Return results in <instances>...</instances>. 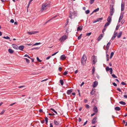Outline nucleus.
Returning a JSON list of instances; mask_svg holds the SVG:
<instances>
[{
	"mask_svg": "<svg viewBox=\"0 0 127 127\" xmlns=\"http://www.w3.org/2000/svg\"><path fill=\"white\" fill-rule=\"evenodd\" d=\"M49 5L47 3H43L41 9L40 10L41 12H42L44 10H46L47 9V7H48Z\"/></svg>",
	"mask_w": 127,
	"mask_h": 127,
	"instance_id": "f257e3e1",
	"label": "nucleus"
},
{
	"mask_svg": "<svg viewBox=\"0 0 127 127\" xmlns=\"http://www.w3.org/2000/svg\"><path fill=\"white\" fill-rule=\"evenodd\" d=\"M87 59L86 55H84L81 59V63L82 65H84L86 63Z\"/></svg>",
	"mask_w": 127,
	"mask_h": 127,
	"instance_id": "f03ea898",
	"label": "nucleus"
},
{
	"mask_svg": "<svg viewBox=\"0 0 127 127\" xmlns=\"http://www.w3.org/2000/svg\"><path fill=\"white\" fill-rule=\"evenodd\" d=\"M68 38V36L67 35H64L63 36L59 39V40L61 42H63L65 40Z\"/></svg>",
	"mask_w": 127,
	"mask_h": 127,
	"instance_id": "7ed1b4c3",
	"label": "nucleus"
},
{
	"mask_svg": "<svg viewBox=\"0 0 127 127\" xmlns=\"http://www.w3.org/2000/svg\"><path fill=\"white\" fill-rule=\"evenodd\" d=\"M105 69L106 71H110V74H112L113 72V69L112 68H109V67L107 66L105 68Z\"/></svg>",
	"mask_w": 127,
	"mask_h": 127,
	"instance_id": "20e7f679",
	"label": "nucleus"
},
{
	"mask_svg": "<svg viewBox=\"0 0 127 127\" xmlns=\"http://www.w3.org/2000/svg\"><path fill=\"white\" fill-rule=\"evenodd\" d=\"M114 9L113 8V6L110 9V16H112L113 15L114 13Z\"/></svg>",
	"mask_w": 127,
	"mask_h": 127,
	"instance_id": "39448f33",
	"label": "nucleus"
},
{
	"mask_svg": "<svg viewBox=\"0 0 127 127\" xmlns=\"http://www.w3.org/2000/svg\"><path fill=\"white\" fill-rule=\"evenodd\" d=\"M92 59H93V64H95L97 62V59L96 58V57L95 56H93L92 57Z\"/></svg>",
	"mask_w": 127,
	"mask_h": 127,
	"instance_id": "423d86ee",
	"label": "nucleus"
},
{
	"mask_svg": "<svg viewBox=\"0 0 127 127\" xmlns=\"http://www.w3.org/2000/svg\"><path fill=\"white\" fill-rule=\"evenodd\" d=\"M97 118L96 117H95L93 119L92 121V123L93 124H95L96 122V120Z\"/></svg>",
	"mask_w": 127,
	"mask_h": 127,
	"instance_id": "0eeeda50",
	"label": "nucleus"
},
{
	"mask_svg": "<svg viewBox=\"0 0 127 127\" xmlns=\"http://www.w3.org/2000/svg\"><path fill=\"white\" fill-rule=\"evenodd\" d=\"M98 84V82L97 81H95L93 85V87L94 88H95L97 86Z\"/></svg>",
	"mask_w": 127,
	"mask_h": 127,
	"instance_id": "6e6552de",
	"label": "nucleus"
},
{
	"mask_svg": "<svg viewBox=\"0 0 127 127\" xmlns=\"http://www.w3.org/2000/svg\"><path fill=\"white\" fill-rule=\"evenodd\" d=\"M37 31H32V32H27V33L28 34H34L35 33H36L37 32Z\"/></svg>",
	"mask_w": 127,
	"mask_h": 127,
	"instance_id": "1a4fd4ad",
	"label": "nucleus"
},
{
	"mask_svg": "<svg viewBox=\"0 0 127 127\" xmlns=\"http://www.w3.org/2000/svg\"><path fill=\"white\" fill-rule=\"evenodd\" d=\"M25 47L23 45H21L19 46V47H18V49L19 50L23 51V49Z\"/></svg>",
	"mask_w": 127,
	"mask_h": 127,
	"instance_id": "9d476101",
	"label": "nucleus"
},
{
	"mask_svg": "<svg viewBox=\"0 0 127 127\" xmlns=\"http://www.w3.org/2000/svg\"><path fill=\"white\" fill-rule=\"evenodd\" d=\"M54 123L55 125L57 126H59L60 125V123L55 120L54 121Z\"/></svg>",
	"mask_w": 127,
	"mask_h": 127,
	"instance_id": "9b49d317",
	"label": "nucleus"
},
{
	"mask_svg": "<svg viewBox=\"0 0 127 127\" xmlns=\"http://www.w3.org/2000/svg\"><path fill=\"white\" fill-rule=\"evenodd\" d=\"M12 47L16 50L18 49V46L16 45L13 44L12 45Z\"/></svg>",
	"mask_w": 127,
	"mask_h": 127,
	"instance_id": "f8f14e48",
	"label": "nucleus"
},
{
	"mask_svg": "<svg viewBox=\"0 0 127 127\" xmlns=\"http://www.w3.org/2000/svg\"><path fill=\"white\" fill-rule=\"evenodd\" d=\"M103 34H101L98 37V38L97 39V40L98 41H100L103 37Z\"/></svg>",
	"mask_w": 127,
	"mask_h": 127,
	"instance_id": "ddd939ff",
	"label": "nucleus"
},
{
	"mask_svg": "<svg viewBox=\"0 0 127 127\" xmlns=\"http://www.w3.org/2000/svg\"><path fill=\"white\" fill-rule=\"evenodd\" d=\"M50 111H51V112H52L53 113V112L55 113L57 115L58 114L57 113V111H56L54 109L52 108H50Z\"/></svg>",
	"mask_w": 127,
	"mask_h": 127,
	"instance_id": "4468645a",
	"label": "nucleus"
},
{
	"mask_svg": "<svg viewBox=\"0 0 127 127\" xmlns=\"http://www.w3.org/2000/svg\"><path fill=\"white\" fill-rule=\"evenodd\" d=\"M112 20V17L111 16H109L107 19L108 22L111 23Z\"/></svg>",
	"mask_w": 127,
	"mask_h": 127,
	"instance_id": "2eb2a0df",
	"label": "nucleus"
},
{
	"mask_svg": "<svg viewBox=\"0 0 127 127\" xmlns=\"http://www.w3.org/2000/svg\"><path fill=\"white\" fill-rule=\"evenodd\" d=\"M111 41V40H110L109 42L107 44V46L106 47V49L107 50H108L109 49V46L110 44V42Z\"/></svg>",
	"mask_w": 127,
	"mask_h": 127,
	"instance_id": "dca6fc26",
	"label": "nucleus"
},
{
	"mask_svg": "<svg viewBox=\"0 0 127 127\" xmlns=\"http://www.w3.org/2000/svg\"><path fill=\"white\" fill-rule=\"evenodd\" d=\"M66 57L64 55H61L60 57V59L61 60H64L66 59Z\"/></svg>",
	"mask_w": 127,
	"mask_h": 127,
	"instance_id": "f3484780",
	"label": "nucleus"
},
{
	"mask_svg": "<svg viewBox=\"0 0 127 127\" xmlns=\"http://www.w3.org/2000/svg\"><path fill=\"white\" fill-rule=\"evenodd\" d=\"M93 111L95 113H97V112L98 110L97 109V108L96 106H95L94 107L93 109Z\"/></svg>",
	"mask_w": 127,
	"mask_h": 127,
	"instance_id": "a211bd4d",
	"label": "nucleus"
},
{
	"mask_svg": "<svg viewBox=\"0 0 127 127\" xmlns=\"http://www.w3.org/2000/svg\"><path fill=\"white\" fill-rule=\"evenodd\" d=\"M72 91L73 90L72 89L68 90L67 91V93L68 95H69L72 92Z\"/></svg>",
	"mask_w": 127,
	"mask_h": 127,
	"instance_id": "6ab92c4d",
	"label": "nucleus"
},
{
	"mask_svg": "<svg viewBox=\"0 0 127 127\" xmlns=\"http://www.w3.org/2000/svg\"><path fill=\"white\" fill-rule=\"evenodd\" d=\"M10 54H12L14 52V51L11 49L9 48L8 50Z\"/></svg>",
	"mask_w": 127,
	"mask_h": 127,
	"instance_id": "aec40b11",
	"label": "nucleus"
},
{
	"mask_svg": "<svg viewBox=\"0 0 127 127\" xmlns=\"http://www.w3.org/2000/svg\"><path fill=\"white\" fill-rule=\"evenodd\" d=\"M82 29V27L81 26H79L77 29V31H79L81 30Z\"/></svg>",
	"mask_w": 127,
	"mask_h": 127,
	"instance_id": "412c9836",
	"label": "nucleus"
},
{
	"mask_svg": "<svg viewBox=\"0 0 127 127\" xmlns=\"http://www.w3.org/2000/svg\"><path fill=\"white\" fill-rule=\"evenodd\" d=\"M122 32H119L118 35H117V37L118 38H120L122 34Z\"/></svg>",
	"mask_w": 127,
	"mask_h": 127,
	"instance_id": "4be33fe9",
	"label": "nucleus"
},
{
	"mask_svg": "<svg viewBox=\"0 0 127 127\" xmlns=\"http://www.w3.org/2000/svg\"><path fill=\"white\" fill-rule=\"evenodd\" d=\"M69 17L71 19H72V12H71V11H70L69 12Z\"/></svg>",
	"mask_w": 127,
	"mask_h": 127,
	"instance_id": "5701e85b",
	"label": "nucleus"
},
{
	"mask_svg": "<svg viewBox=\"0 0 127 127\" xmlns=\"http://www.w3.org/2000/svg\"><path fill=\"white\" fill-rule=\"evenodd\" d=\"M99 10V8H97V9H95L94 10L93 12H92V13L91 14H93V13L94 12H96L98 11Z\"/></svg>",
	"mask_w": 127,
	"mask_h": 127,
	"instance_id": "b1692460",
	"label": "nucleus"
},
{
	"mask_svg": "<svg viewBox=\"0 0 127 127\" xmlns=\"http://www.w3.org/2000/svg\"><path fill=\"white\" fill-rule=\"evenodd\" d=\"M124 4L122 3L121 4V10L122 11H123L124 10Z\"/></svg>",
	"mask_w": 127,
	"mask_h": 127,
	"instance_id": "393cba45",
	"label": "nucleus"
},
{
	"mask_svg": "<svg viewBox=\"0 0 127 127\" xmlns=\"http://www.w3.org/2000/svg\"><path fill=\"white\" fill-rule=\"evenodd\" d=\"M115 109L116 111H119L121 110V108L119 107H116L115 108Z\"/></svg>",
	"mask_w": 127,
	"mask_h": 127,
	"instance_id": "a878e982",
	"label": "nucleus"
},
{
	"mask_svg": "<svg viewBox=\"0 0 127 127\" xmlns=\"http://www.w3.org/2000/svg\"><path fill=\"white\" fill-rule=\"evenodd\" d=\"M119 103L123 105H126V103L123 101H120L119 102Z\"/></svg>",
	"mask_w": 127,
	"mask_h": 127,
	"instance_id": "bb28decb",
	"label": "nucleus"
},
{
	"mask_svg": "<svg viewBox=\"0 0 127 127\" xmlns=\"http://www.w3.org/2000/svg\"><path fill=\"white\" fill-rule=\"evenodd\" d=\"M95 71V68L94 66L93 67V68L92 69V74H94Z\"/></svg>",
	"mask_w": 127,
	"mask_h": 127,
	"instance_id": "cd10ccee",
	"label": "nucleus"
},
{
	"mask_svg": "<svg viewBox=\"0 0 127 127\" xmlns=\"http://www.w3.org/2000/svg\"><path fill=\"white\" fill-rule=\"evenodd\" d=\"M110 23L108 22L106 23L104 25V27H106V26H109V25Z\"/></svg>",
	"mask_w": 127,
	"mask_h": 127,
	"instance_id": "c85d7f7f",
	"label": "nucleus"
},
{
	"mask_svg": "<svg viewBox=\"0 0 127 127\" xmlns=\"http://www.w3.org/2000/svg\"><path fill=\"white\" fill-rule=\"evenodd\" d=\"M60 83L61 85H63L64 83V82L63 80H60Z\"/></svg>",
	"mask_w": 127,
	"mask_h": 127,
	"instance_id": "c756f323",
	"label": "nucleus"
},
{
	"mask_svg": "<svg viewBox=\"0 0 127 127\" xmlns=\"http://www.w3.org/2000/svg\"><path fill=\"white\" fill-rule=\"evenodd\" d=\"M95 92V91H94L93 89L91 92L90 94L91 95H93L94 94Z\"/></svg>",
	"mask_w": 127,
	"mask_h": 127,
	"instance_id": "7c9ffc66",
	"label": "nucleus"
},
{
	"mask_svg": "<svg viewBox=\"0 0 127 127\" xmlns=\"http://www.w3.org/2000/svg\"><path fill=\"white\" fill-rule=\"evenodd\" d=\"M114 55V53L113 52H112L110 54V59H111L113 57V56Z\"/></svg>",
	"mask_w": 127,
	"mask_h": 127,
	"instance_id": "2f4dec72",
	"label": "nucleus"
},
{
	"mask_svg": "<svg viewBox=\"0 0 127 127\" xmlns=\"http://www.w3.org/2000/svg\"><path fill=\"white\" fill-rule=\"evenodd\" d=\"M45 120L46 121V124H47L48 122V118L47 117H46L45 118Z\"/></svg>",
	"mask_w": 127,
	"mask_h": 127,
	"instance_id": "473e14b6",
	"label": "nucleus"
},
{
	"mask_svg": "<svg viewBox=\"0 0 127 127\" xmlns=\"http://www.w3.org/2000/svg\"><path fill=\"white\" fill-rule=\"evenodd\" d=\"M82 35V34H81L78 37V39L79 40L81 39V36Z\"/></svg>",
	"mask_w": 127,
	"mask_h": 127,
	"instance_id": "72a5a7b5",
	"label": "nucleus"
},
{
	"mask_svg": "<svg viewBox=\"0 0 127 127\" xmlns=\"http://www.w3.org/2000/svg\"><path fill=\"white\" fill-rule=\"evenodd\" d=\"M68 73V71H65L64 73L63 74L64 75H66Z\"/></svg>",
	"mask_w": 127,
	"mask_h": 127,
	"instance_id": "f704fd0d",
	"label": "nucleus"
},
{
	"mask_svg": "<svg viewBox=\"0 0 127 127\" xmlns=\"http://www.w3.org/2000/svg\"><path fill=\"white\" fill-rule=\"evenodd\" d=\"M3 38L6 39H9L10 38V37L8 36H6V37L3 36Z\"/></svg>",
	"mask_w": 127,
	"mask_h": 127,
	"instance_id": "c9c22d12",
	"label": "nucleus"
},
{
	"mask_svg": "<svg viewBox=\"0 0 127 127\" xmlns=\"http://www.w3.org/2000/svg\"><path fill=\"white\" fill-rule=\"evenodd\" d=\"M94 1H95V0H90V3L91 4H93L94 3Z\"/></svg>",
	"mask_w": 127,
	"mask_h": 127,
	"instance_id": "e433bc0d",
	"label": "nucleus"
},
{
	"mask_svg": "<svg viewBox=\"0 0 127 127\" xmlns=\"http://www.w3.org/2000/svg\"><path fill=\"white\" fill-rule=\"evenodd\" d=\"M24 59H25L26 62L27 63H29L30 62L29 60L28 59L26 58H25Z\"/></svg>",
	"mask_w": 127,
	"mask_h": 127,
	"instance_id": "4c0bfd02",
	"label": "nucleus"
},
{
	"mask_svg": "<svg viewBox=\"0 0 127 127\" xmlns=\"http://www.w3.org/2000/svg\"><path fill=\"white\" fill-rule=\"evenodd\" d=\"M106 60L107 61H108L109 60V55L108 54H106Z\"/></svg>",
	"mask_w": 127,
	"mask_h": 127,
	"instance_id": "58836bf2",
	"label": "nucleus"
},
{
	"mask_svg": "<svg viewBox=\"0 0 127 127\" xmlns=\"http://www.w3.org/2000/svg\"><path fill=\"white\" fill-rule=\"evenodd\" d=\"M85 107L87 109L89 108H90V106L88 104L86 105Z\"/></svg>",
	"mask_w": 127,
	"mask_h": 127,
	"instance_id": "ea45409f",
	"label": "nucleus"
},
{
	"mask_svg": "<svg viewBox=\"0 0 127 127\" xmlns=\"http://www.w3.org/2000/svg\"><path fill=\"white\" fill-rule=\"evenodd\" d=\"M123 15L121 14L120 17L119 19H120V20H122L123 18Z\"/></svg>",
	"mask_w": 127,
	"mask_h": 127,
	"instance_id": "a19ab883",
	"label": "nucleus"
},
{
	"mask_svg": "<svg viewBox=\"0 0 127 127\" xmlns=\"http://www.w3.org/2000/svg\"><path fill=\"white\" fill-rule=\"evenodd\" d=\"M56 16H54V17H52V18L50 19L49 20H48V21H47L45 23V24L46 23H47L49 21H50L52 19H53V18H55L56 17Z\"/></svg>",
	"mask_w": 127,
	"mask_h": 127,
	"instance_id": "79ce46f5",
	"label": "nucleus"
},
{
	"mask_svg": "<svg viewBox=\"0 0 127 127\" xmlns=\"http://www.w3.org/2000/svg\"><path fill=\"white\" fill-rule=\"evenodd\" d=\"M40 44V43H36L33 45V46H35L36 45H38Z\"/></svg>",
	"mask_w": 127,
	"mask_h": 127,
	"instance_id": "37998d69",
	"label": "nucleus"
},
{
	"mask_svg": "<svg viewBox=\"0 0 127 127\" xmlns=\"http://www.w3.org/2000/svg\"><path fill=\"white\" fill-rule=\"evenodd\" d=\"M38 62H41L42 61L41 60H40L39 58L38 57H37L36 58Z\"/></svg>",
	"mask_w": 127,
	"mask_h": 127,
	"instance_id": "c03bdc74",
	"label": "nucleus"
},
{
	"mask_svg": "<svg viewBox=\"0 0 127 127\" xmlns=\"http://www.w3.org/2000/svg\"><path fill=\"white\" fill-rule=\"evenodd\" d=\"M91 32L88 33H87V34H86V35L87 36H89L91 35Z\"/></svg>",
	"mask_w": 127,
	"mask_h": 127,
	"instance_id": "a18cd8bd",
	"label": "nucleus"
},
{
	"mask_svg": "<svg viewBox=\"0 0 127 127\" xmlns=\"http://www.w3.org/2000/svg\"><path fill=\"white\" fill-rule=\"evenodd\" d=\"M117 34H118L117 32H114L113 35L114 36H115L116 37L117 36Z\"/></svg>",
	"mask_w": 127,
	"mask_h": 127,
	"instance_id": "49530a36",
	"label": "nucleus"
},
{
	"mask_svg": "<svg viewBox=\"0 0 127 127\" xmlns=\"http://www.w3.org/2000/svg\"><path fill=\"white\" fill-rule=\"evenodd\" d=\"M90 12V11L89 10H87L85 11V13L86 14H88Z\"/></svg>",
	"mask_w": 127,
	"mask_h": 127,
	"instance_id": "de8ad7c7",
	"label": "nucleus"
},
{
	"mask_svg": "<svg viewBox=\"0 0 127 127\" xmlns=\"http://www.w3.org/2000/svg\"><path fill=\"white\" fill-rule=\"evenodd\" d=\"M116 37V36H114L113 35V36L111 38V40H114L115 38Z\"/></svg>",
	"mask_w": 127,
	"mask_h": 127,
	"instance_id": "09e8293b",
	"label": "nucleus"
},
{
	"mask_svg": "<svg viewBox=\"0 0 127 127\" xmlns=\"http://www.w3.org/2000/svg\"><path fill=\"white\" fill-rule=\"evenodd\" d=\"M103 19V18H98L97 19V20H98V22L99 21L102 20Z\"/></svg>",
	"mask_w": 127,
	"mask_h": 127,
	"instance_id": "8fccbe9b",
	"label": "nucleus"
},
{
	"mask_svg": "<svg viewBox=\"0 0 127 127\" xmlns=\"http://www.w3.org/2000/svg\"><path fill=\"white\" fill-rule=\"evenodd\" d=\"M112 76L113 77L115 78H117V77L114 74H112Z\"/></svg>",
	"mask_w": 127,
	"mask_h": 127,
	"instance_id": "3c124183",
	"label": "nucleus"
},
{
	"mask_svg": "<svg viewBox=\"0 0 127 127\" xmlns=\"http://www.w3.org/2000/svg\"><path fill=\"white\" fill-rule=\"evenodd\" d=\"M120 26L119 25H117L116 27V30H118L119 28V27H120Z\"/></svg>",
	"mask_w": 127,
	"mask_h": 127,
	"instance_id": "603ef678",
	"label": "nucleus"
},
{
	"mask_svg": "<svg viewBox=\"0 0 127 127\" xmlns=\"http://www.w3.org/2000/svg\"><path fill=\"white\" fill-rule=\"evenodd\" d=\"M5 111V110H3L0 113V114L1 115H2L3 114Z\"/></svg>",
	"mask_w": 127,
	"mask_h": 127,
	"instance_id": "864d4df0",
	"label": "nucleus"
},
{
	"mask_svg": "<svg viewBox=\"0 0 127 127\" xmlns=\"http://www.w3.org/2000/svg\"><path fill=\"white\" fill-rule=\"evenodd\" d=\"M48 115L51 116H53L55 115V114L54 113H53V114L49 113L48 114Z\"/></svg>",
	"mask_w": 127,
	"mask_h": 127,
	"instance_id": "5fc2aeb1",
	"label": "nucleus"
},
{
	"mask_svg": "<svg viewBox=\"0 0 127 127\" xmlns=\"http://www.w3.org/2000/svg\"><path fill=\"white\" fill-rule=\"evenodd\" d=\"M121 84L123 85H125L126 84L123 82H122L121 83Z\"/></svg>",
	"mask_w": 127,
	"mask_h": 127,
	"instance_id": "6e6d98bb",
	"label": "nucleus"
},
{
	"mask_svg": "<svg viewBox=\"0 0 127 127\" xmlns=\"http://www.w3.org/2000/svg\"><path fill=\"white\" fill-rule=\"evenodd\" d=\"M113 85L115 86L116 87L117 86V84L115 82L113 83Z\"/></svg>",
	"mask_w": 127,
	"mask_h": 127,
	"instance_id": "4d7b16f0",
	"label": "nucleus"
},
{
	"mask_svg": "<svg viewBox=\"0 0 127 127\" xmlns=\"http://www.w3.org/2000/svg\"><path fill=\"white\" fill-rule=\"evenodd\" d=\"M10 22L12 23H13L14 22V21L13 19H11L10 20Z\"/></svg>",
	"mask_w": 127,
	"mask_h": 127,
	"instance_id": "13d9d810",
	"label": "nucleus"
},
{
	"mask_svg": "<svg viewBox=\"0 0 127 127\" xmlns=\"http://www.w3.org/2000/svg\"><path fill=\"white\" fill-rule=\"evenodd\" d=\"M59 52V51H57V52H56L55 53H54L52 55V56H54L56 54H57V53H58V52Z\"/></svg>",
	"mask_w": 127,
	"mask_h": 127,
	"instance_id": "bf43d9fd",
	"label": "nucleus"
},
{
	"mask_svg": "<svg viewBox=\"0 0 127 127\" xmlns=\"http://www.w3.org/2000/svg\"><path fill=\"white\" fill-rule=\"evenodd\" d=\"M31 2H30L29 1V3L28 4L27 6V8H28L30 6V4Z\"/></svg>",
	"mask_w": 127,
	"mask_h": 127,
	"instance_id": "052dcab7",
	"label": "nucleus"
},
{
	"mask_svg": "<svg viewBox=\"0 0 127 127\" xmlns=\"http://www.w3.org/2000/svg\"><path fill=\"white\" fill-rule=\"evenodd\" d=\"M117 90L119 91L120 92H122V91L120 89V88H117Z\"/></svg>",
	"mask_w": 127,
	"mask_h": 127,
	"instance_id": "680f3d73",
	"label": "nucleus"
},
{
	"mask_svg": "<svg viewBox=\"0 0 127 127\" xmlns=\"http://www.w3.org/2000/svg\"><path fill=\"white\" fill-rule=\"evenodd\" d=\"M39 112L40 113H42V112H43L42 109H40L39 110Z\"/></svg>",
	"mask_w": 127,
	"mask_h": 127,
	"instance_id": "e2e57ef3",
	"label": "nucleus"
},
{
	"mask_svg": "<svg viewBox=\"0 0 127 127\" xmlns=\"http://www.w3.org/2000/svg\"><path fill=\"white\" fill-rule=\"evenodd\" d=\"M84 84V82H83L81 85H80V86L81 87Z\"/></svg>",
	"mask_w": 127,
	"mask_h": 127,
	"instance_id": "0e129e2a",
	"label": "nucleus"
},
{
	"mask_svg": "<svg viewBox=\"0 0 127 127\" xmlns=\"http://www.w3.org/2000/svg\"><path fill=\"white\" fill-rule=\"evenodd\" d=\"M62 70V68L61 67H59V71H61Z\"/></svg>",
	"mask_w": 127,
	"mask_h": 127,
	"instance_id": "69168bd1",
	"label": "nucleus"
},
{
	"mask_svg": "<svg viewBox=\"0 0 127 127\" xmlns=\"http://www.w3.org/2000/svg\"><path fill=\"white\" fill-rule=\"evenodd\" d=\"M81 121H82V119L80 118H78V121L79 122H80Z\"/></svg>",
	"mask_w": 127,
	"mask_h": 127,
	"instance_id": "338daca9",
	"label": "nucleus"
},
{
	"mask_svg": "<svg viewBox=\"0 0 127 127\" xmlns=\"http://www.w3.org/2000/svg\"><path fill=\"white\" fill-rule=\"evenodd\" d=\"M124 97L125 98H127V95H124Z\"/></svg>",
	"mask_w": 127,
	"mask_h": 127,
	"instance_id": "774afa93",
	"label": "nucleus"
}]
</instances>
